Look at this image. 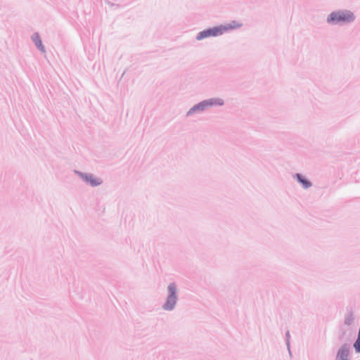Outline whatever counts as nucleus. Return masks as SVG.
Segmentation results:
<instances>
[{
    "mask_svg": "<svg viewBox=\"0 0 360 360\" xmlns=\"http://www.w3.org/2000/svg\"><path fill=\"white\" fill-rule=\"evenodd\" d=\"M213 105H223V101L221 99H214L210 101H204L199 105L195 106L192 110H203L205 107Z\"/></svg>",
    "mask_w": 360,
    "mask_h": 360,
    "instance_id": "4",
    "label": "nucleus"
},
{
    "mask_svg": "<svg viewBox=\"0 0 360 360\" xmlns=\"http://www.w3.org/2000/svg\"><path fill=\"white\" fill-rule=\"evenodd\" d=\"M241 25V23L236 21H233L232 22L226 24L225 25H220L218 27L210 28L209 32L210 34V37H217L219 35H221L225 32H227L229 30L240 27Z\"/></svg>",
    "mask_w": 360,
    "mask_h": 360,
    "instance_id": "2",
    "label": "nucleus"
},
{
    "mask_svg": "<svg viewBox=\"0 0 360 360\" xmlns=\"http://www.w3.org/2000/svg\"><path fill=\"white\" fill-rule=\"evenodd\" d=\"M210 37V34L209 29H208V30H204L202 32H200L197 36V39L201 40L204 38Z\"/></svg>",
    "mask_w": 360,
    "mask_h": 360,
    "instance_id": "8",
    "label": "nucleus"
},
{
    "mask_svg": "<svg viewBox=\"0 0 360 360\" xmlns=\"http://www.w3.org/2000/svg\"><path fill=\"white\" fill-rule=\"evenodd\" d=\"M82 177L86 181L89 182L92 186H96L101 184V180L94 177L93 175L82 174Z\"/></svg>",
    "mask_w": 360,
    "mask_h": 360,
    "instance_id": "5",
    "label": "nucleus"
},
{
    "mask_svg": "<svg viewBox=\"0 0 360 360\" xmlns=\"http://www.w3.org/2000/svg\"><path fill=\"white\" fill-rule=\"evenodd\" d=\"M33 40L35 42V44L38 46V48L44 51V47L42 46V43H41V41L39 37V35L36 34L33 37Z\"/></svg>",
    "mask_w": 360,
    "mask_h": 360,
    "instance_id": "9",
    "label": "nucleus"
},
{
    "mask_svg": "<svg viewBox=\"0 0 360 360\" xmlns=\"http://www.w3.org/2000/svg\"><path fill=\"white\" fill-rule=\"evenodd\" d=\"M169 291L170 295H169L167 302L165 304V309L169 310L172 309L176 304V285L174 283H171L169 287Z\"/></svg>",
    "mask_w": 360,
    "mask_h": 360,
    "instance_id": "3",
    "label": "nucleus"
},
{
    "mask_svg": "<svg viewBox=\"0 0 360 360\" xmlns=\"http://www.w3.org/2000/svg\"><path fill=\"white\" fill-rule=\"evenodd\" d=\"M297 178L305 188H307L311 186V183L308 180L305 179L302 175L297 174Z\"/></svg>",
    "mask_w": 360,
    "mask_h": 360,
    "instance_id": "7",
    "label": "nucleus"
},
{
    "mask_svg": "<svg viewBox=\"0 0 360 360\" xmlns=\"http://www.w3.org/2000/svg\"><path fill=\"white\" fill-rule=\"evenodd\" d=\"M353 13L349 11H339L332 13L328 18V22H349L354 20Z\"/></svg>",
    "mask_w": 360,
    "mask_h": 360,
    "instance_id": "1",
    "label": "nucleus"
},
{
    "mask_svg": "<svg viewBox=\"0 0 360 360\" xmlns=\"http://www.w3.org/2000/svg\"><path fill=\"white\" fill-rule=\"evenodd\" d=\"M354 347L357 352H360V328L358 334V338L354 344Z\"/></svg>",
    "mask_w": 360,
    "mask_h": 360,
    "instance_id": "10",
    "label": "nucleus"
},
{
    "mask_svg": "<svg viewBox=\"0 0 360 360\" xmlns=\"http://www.w3.org/2000/svg\"><path fill=\"white\" fill-rule=\"evenodd\" d=\"M349 351L347 349L342 348L337 356L336 360H347Z\"/></svg>",
    "mask_w": 360,
    "mask_h": 360,
    "instance_id": "6",
    "label": "nucleus"
}]
</instances>
